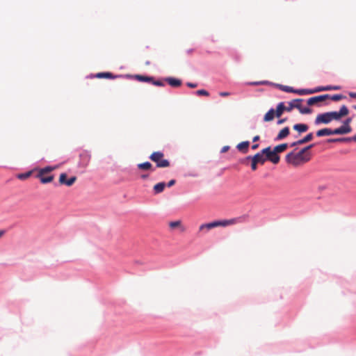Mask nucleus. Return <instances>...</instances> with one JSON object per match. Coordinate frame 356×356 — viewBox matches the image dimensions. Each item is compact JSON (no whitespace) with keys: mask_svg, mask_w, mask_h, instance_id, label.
<instances>
[{"mask_svg":"<svg viewBox=\"0 0 356 356\" xmlns=\"http://www.w3.org/2000/svg\"><path fill=\"white\" fill-rule=\"evenodd\" d=\"M312 147H314V145H310L303 148L298 153L290 152L287 154L286 156V161L294 167L305 163L311 159V155L310 153L308 152V150Z\"/></svg>","mask_w":356,"mask_h":356,"instance_id":"f257e3e1","label":"nucleus"},{"mask_svg":"<svg viewBox=\"0 0 356 356\" xmlns=\"http://www.w3.org/2000/svg\"><path fill=\"white\" fill-rule=\"evenodd\" d=\"M303 101L302 99H296L289 103L288 106H285L284 102L278 104L276 108V117L280 118L284 111L290 112L293 108H296L299 110L302 114H309L312 113V109L308 107H302L301 102Z\"/></svg>","mask_w":356,"mask_h":356,"instance_id":"f03ea898","label":"nucleus"},{"mask_svg":"<svg viewBox=\"0 0 356 356\" xmlns=\"http://www.w3.org/2000/svg\"><path fill=\"white\" fill-rule=\"evenodd\" d=\"M56 167L47 166L43 168H40L38 170V172L36 175V177L38 178L42 184H48L51 183L54 177L51 172L55 170Z\"/></svg>","mask_w":356,"mask_h":356,"instance_id":"7ed1b4c3","label":"nucleus"},{"mask_svg":"<svg viewBox=\"0 0 356 356\" xmlns=\"http://www.w3.org/2000/svg\"><path fill=\"white\" fill-rule=\"evenodd\" d=\"M164 154L161 152H153L149 159L156 163L158 168H167L170 166V162L167 159H164Z\"/></svg>","mask_w":356,"mask_h":356,"instance_id":"20e7f679","label":"nucleus"},{"mask_svg":"<svg viewBox=\"0 0 356 356\" xmlns=\"http://www.w3.org/2000/svg\"><path fill=\"white\" fill-rule=\"evenodd\" d=\"M263 153L265 155V159L270 161L274 164H277L280 161V156L275 152L274 149H271L270 147H266L262 149Z\"/></svg>","mask_w":356,"mask_h":356,"instance_id":"39448f33","label":"nucleus"},{"mask_svg":"<svg viewBox=\"0 0 356 356\" xmlns=\"http://www.w3.org/2000/svg\"><path fill=\"white\" fill-rule=\"evenodd\" d=\"M66 173H61L59 177V184L60 185H65L67 186H72L76 180V177L73 176L70 179H67Z\"/></svg>","mask_w":356,"mask_h":356,"instance_id":"423d86ee","label":"nucleus"},{"mask_svg":"<svg viewBox=\"0 0 356 356\" xmlns=\"http://www.w3.org/2000/svg\"><path fill=\"white\" fill-rule=\"evenodd\" d=\"M327 99H330V95L326 94V95L312 97L307 100V104L309 106H312V105L316 104L318 102H323Z\"/></svg>","mask_w":356,"mask_h":356,"instance_id":"0eeeda50","label":"nucleus"},{"mask_svg":"<svg viewBox=\"0 0 356 356\" xmlns=\"http://www.w3.org/2000/svg\"><path fill=\"white\" fill-rule=\"evenodd\" d=\"M332 120H331L330 114H329L328 112H327V113H321V114L318 115L316 118V120H315V123L316 124H321V123L328 124Z\"/></svg>","mask_w":356,"mask_h":356,"instance_id":"6e6552de","label":"nucleus"},{"mask_svg":"<svg viewBox=\"0 0 356 356\" xmlns=\"http://www.w3.org/2000/svg\"><path fill=\"white\" fill-rule=\"evenodd\" d=\"M251 161H253L257 164L264 165L266 162V159L263 150L252 156Z\"/></svg>","mask_w":356,"mask_h":356,"instance_id":"1a4fd4ad","label":"nucleus"},{"mask_svg":"<svg viewBox=\"0 0 356 356\" xmlns=\"http://www.w3.org/2000/svg\"><path fill=\"white\" fill-rule=\"evenodd\" d=\"M351 127L349 125L344 124L337 129H334V134H346L351 131Z\"/></svg>","mask_w":356,"mask_h":356,"instance_id":"9d476101","label":"nucleus"},{"mask_svg":"<svg viewBox=\"0 0 356 356\" xmlns=\"http://www.w3.org/2000/svg\"><path fill=\"white\" fill-rule=\"evenodd\" d=\"M250 144V143L249 141H243V142L238 143L236 145V148L239 152H241L243 154H246L248 152V148H249Z\"/></svg>","mask_w":356,"mask_h":356,"instance_id":"9b49d317","label":"nucleus"},{"mask_svg":"<svg viewBox=\"0 0 356 356\" xmlns=\"http://www.w3.org/2000/svg\"><path fill=\"white\" fill-rule=\"evenodd\" d=\"M228 225L229 224H202L201 226L200 227V231H201V232H203L204 230L208 231V230H210V229H211L216 227L220 226V225L225 227Z\"/></svg>","mask_w":356,"mask_h":356,"instance_id":"f8f14e48","label":"nucleus"},{"mask_svg":"<svg viewBox=\"0 0 356 356\" xmlns=\"http://www.w3.org/2000/svg\"><path fill=\"white\" fill-rule=\"evenodd\" d=\"M169 229L171 232H182L185 230L184 224H169Z\"/></svg>","mask_w":356,"mask_h":356,"instance_id":"ddd939ff","label":"nucleus"},{"mask_svg":"<svg viewBox=\"0 0 356 356\" xmlns=\"http://www.w3.org/2000/svg\"><path fill=\"white\" fill-rule=\"evenodd\" d=\"M275 117H276V110L275 111L273 108H271L265 114L264 121L270 122L273 120Z\"/></svg>","mask_w":356,"mask_h":356,"instance_id":"4468645a","label":"nucleus"},{"mask_svg":"<svg viewBox=\"0 0 356 356\" xmlns=\"http://www.w3.org/2000/svg\"><path fill=\"white\" fill-rule=\"evenodd\" d=\"M334 130H332L328 128H324V129H320V130L317 131V132H316V136L318 137H321V136H330V135H334Z\"/></svg>","mask_w":356,"mask_h":356,"instance_id":"2eb2a0df","label":"nucleus"},{"mask_svg":"<svg viewBox=\"0 0 356 356\" xmlns=\"http://www.w3.org/2000/svg\"><path fill=\"white\" fill-rule=\"evenodd\" d=\"M289 134V128L288 127H284L282 129L279 134H277L276 137L277 140H282L283 138L287 137Z\"/></svg>","mask_w":356,"mask_h":356,"instance_id":"dca6fc26","label":"nucleus"},{"mask_svg":"<svg viewBox=\"0 0 356 356\" xmlns=\"http://www.w3.org/2000/svg\"><path fill=\"white\" fill-rule=\"evenodd\" d=\"M137 167L138 169L143 170H154V168H153L152 165L148 161L139 163L137 165Z\"/></svg>","mask_w":356,"mask_h":356,"instance_id":"f3484780","label":"nucleus"},{"mask_svg":"<svg viewBox=\"0 0 356 356\" xmlns=\"http://www.w3.org/2000/svg\"><path fill=\"white\" fill-rule=\"evenodd\" d=\"M165 80L172 87L176 88L181 85V81L175 78L169 77L167 78Z\"/></svg>","mask_w":356,"mask_h":356,"instance_id":"a211bd4d","label":"nucleus"},{"mask_svg":"<svg viewBox=\"0 0 356 356\" xmlns=\"http://www.w3.org/2000/svg\"><path fill=\"white\" fill-rule=\"evenodd\" d=\"M246 220H248V216H240L238 218H233V219H231L229 220L214 221L213 222H229V223H232V222H238L246 221Z\"/></svg>","mask_w":356,"mask_h":356,"instance_id":"6ab92c4d","label":"nucleus"},{"mask_svg":"<svg viewBox=\"0 0 356 356\" xmlns=\"http://www.w3.org/2000/svg\"><path fill=\"white\" fill-rule=\"evenodd\" d=\"M293 128L299 133H303L308 130L309 127L305 124H296L293 125Z\"/></svg>","mask_w":356,"mask_h":356,"instance_id":"aec40b11","label":"nucleus"},{"mask_svg":"<svg viewBox=\"0 0 356 356\" xmlns=\"http://www.w3.org/2000/svg\"><path fill=\"white\" fill-rule=\"evenodd\" d=\"M95 77L99 79H115L117 76L113 75L111 72H99L95 75Z\"/></svg>","mask_w":356,"mask_h":356,"instance_id":"412c9836","label":"nucleus"},{"mask_svg":"<svg viewBox=\"0 0 356 356\" xmlns=\"http://www.w3.org/2000/svg\"><path fill=\"white\" fill-rule=\"evenodd\" d=\"M134 77L137 81L143 82H151L152 81H153V77L152 76L137 74L135 75Z\"/></svg>","mask_w":356,"mask_h":356,"instance_id":"4be33fe9","label":"nucleus"},{"mask_svg":"<svg viewBox=\"0 0 356 356\" xmlns=\"http://www.w3.org/2000/svg\"><path fill=\"white\" fill-rule=\"evenodd\" d=\"M165 187V184L164 182H159L154 185V191L155 193H160L163 191Z\"/></svg>","mask_w":356,"mask_h":356,"instance_id":"5701e85b","label":"nucleus"},{"mask_svg":"<svg viewBox=\"0 0 356 356\" xmlns=\"http://www.w3.org/2000/svg\"><path fill=\"white\" fill-rule=\"evenodd\" d=\"M288 145L286 143H283L275 146L273 149L278 154L279 153L285 151Z\"/></svg>","mask_w":356,"mask_h":356,"instance_id":"b1692460","label":"nucleus"},{"mask_svg":"<svg viewBox=\"0 0 356 356\" xmlns=\"http://www.w3.org/2000/svg\"><path fill=\"white\" fill-rule=\"evenodd\" d=\"M313 139V134L309 133L306 136H305L302 139L298 140V144H305L311 141Z\"/></svg>","mask_w":356,"mask_h":356,"instance_id":"393cba45","label":"nucleus"},{"mask_svg":"<svg viewBox=\"0 0 356 356\" xmlns=\"http://www.w3.org/2000/svg\"><path fill=\"white\" fill-rule=\"evenodd\" d=\"M338 113H339L340 117L341 118V117L347 115L349 113V111H348V108L346 107V106L343 105L340 108V110Z\"/></svg>","mask_w":356,"mask_h":356,"instance_id":"a878e982","label":"nucleus"},{"mask_svg":"<svg viewBox=\"0 0 356 356\" xmlns=\"http://www.w3.org/2000/svg\"><path fill=\"white\" fill-rule=\"evenodd\" d=\"M31 173H32L31 171H29L26 173L19 174V175H17V177L19 179L24 180V179H26L27 178H29L31 176Z\"/></svg>","mask_w":356,"mask_h":356,"instance_id":"bb28decb","label":"nucleus"},{"mask_svg":"<svg viewBox=\"0 0 356 356\" xmlns=\"http://www.w3.org/2000/svg\"><path fill=\"white\" fill-rule=\"evenodd\" d=\"M331 118V120H338L341 118L339 113L337 111L328 112Z\"/></svg>","mask_w":356,"mask_h":356,"instance_id":"cd10ccee","label":"nucleus"},{"mask_svg":"<svg viewBox=\"0 0 356 356\" xmlns=\"http://www.w3.org/2000/svg\"><path fill=\"white\" fill-rule=\"evenodd\" d=\"M296 93L303 95H307V94H312V90L309 89H301V90H296Z\"/></svg>","mask_w":356,"mask_h":356,"instance_id":"c85d7f7f","label":"nucleus"},{"mask_svg":"<svg viewBox=\"0 0 356 356\" xmlns=\"http://www.w3.org/2000/svg\"><path fill=\"white\" fill-rule=\"evenodd\" d=\"M330 98L333 101H339L344 98V97L342 95H334L332 96L330 95Z\"/></svg>","mask_w":356,"mask_h":356,"instance_id":"c756f323","label":"nucleus"},{"mask_svg":"<svg viewBox=\"0 0 356 356\" xmlns=\"http://www.w3.org/2000/svg\"><path fill=\"white\" fill-rule=\"evenodd\" d=\"M196 94L200 96H202H202H209V93L204 89L197 90Z\"/></svg>","mask_w":356,"mask_h":356,"instance_id":"7c9ffc66","label":"nucleus"},{"mask_svg":"<svg viewBox=\"0 0 356 356\" xmlns=\"http://www.w3.org/2000/svg\"><path fill=\"white\" fill-rule=\"evenodd\" d=\"M282 90L285 92H295L296 93V90H294L293 88L290 87V86H282Z\"/></svg>","mask_w":356,"mask_h":356,"instance_id":"2f4dec72","label":"nucleus"},{"mask_svg":"<svg viewBox=\"0 0 356 356\" xmlns=\"http://www.w3.org/2000/svg\"><path fill=\"white\" fill-rule=\"evenodd\" d=\"M252 156H248L241 161V163L245 165H248V162L251 161Z\"/></svg>","mask_w":356,"mask_h":356,"instance_id":"473e14b6","label":"nucleus"},{"mask_svg":"<svg viewBox=\"0 0 356 356\" xmlns=\"http://www.w3.org/2000/svg\"><path fill=\"white\" fill-rule=\"evenodd\" d=\"M151 83L156 86H164V83L161 81H154L153 79V81H152Z\"/></svg>","mask_w":356,"mask_h":356,"instance_id":"72a5a7b5","label":"nucleus"},{"mask_svg":"<svg viewBox=\"0 0 356 356\" xmlns=\"http://www.w3.org/2000/svg\"><path fill=\"white\" fill-rule=\"evenodd\" d=\"M321 91H324V87H318L314 90H312V94L315 92H318Z\"/></svg>","mask_w":356,"mask_h":356,"instance_id":"f704fd0d","label":"nucleus"},{"mask_svg":"<svg viewBox=\"0 0 356 356\" xmlns=\"http://www.w3.org/2000/svg\"><path fill=\"white\" fill-rule=\"evenodd\" d=\"M257 165L253 161H251V169L252 171H255L257 169Z\"/></svg>","mask_w":356,"mask_h":356,"instance_id":"c9c22d12","label":"nucleus"},{"mask_svg":"<svg viewBox=\"0 0 356 356\" xmlns=\"http://www.w3.org/2000/svg\"><path fill=\"white\" fill-rule=\"evenodd\" d=\"M186 85L189 87V88H195L197 86V83H187Z\"/></svg>","mask_w":356,"mask_h":356,"instance_id":"e433bc0d","label":"nucleus"},{"mask_svg":"<svg viewBox=\"0 0 356 356\" xmlns=\"http://www.w3.org/2000/svg\"><path fill=\"white\" fill-rule=\"evenodd\" d=\"M219 95H220V96H221V97H227V96H229V95H230V93H229V92H220L219 93Z\"/></svg>","mask_w":356,"mask_h":356,"instance_id":"4c0bfd02","label":"nucleus"},{"mask_svg":"<svg viewBox=\"0 0 356 356\" xmlns=\"http://www.w3.org/2000/svg\"><path fill=\"white\" fill-rule=\"evenodd\" d=\"M175 184V179H172V180H170V181L168 183V187H170V186H173Z\"/></svg>","mask_w":356,"mask_h":356,"instance_id":"58836bf2","label":"nucleus"},{"mask_svg":"<svg viewBox=\"0 0 356 356\" xmlns=\"http://www.w3.org/2000/svg\"><path fill=\"white\" fill-rule=\"evenodd\" d=\"M229 149V146H224L221 149V152H222V153L226 152L227 151H228Z\"/></svg>","mask_w":356,"mask_h":356,"instance_id":"ea45409f","label":"nucleus"},{"mask_svg":"<svg viewBox=\"0 0 356 356\" xmlns=\"http://www.w3.org/2000/svg\"><path fill=\"white\" fill-rule=\"evenodd\" d=\"M286 121V118L280 119L277 121L278 124H282Z\"/></svg>","mask_w":356,"mask_h":356,"instance_id":"a19ab883","label":"nucleus"},{"mask_svg":"<svg viewBox=\"0 0 356 356\" xmlns=\"http://www.w3.org/2000/svg\"><path fill=\"white\" fill-rule=\"evenodd\" d=\"M332 90V86H327L324 87V91Z\"/></svg>","mask_w":356,"mask_h":356,"instance_id":"79ce46f5","label":"nucleus"},{"mask_svg":"<svg viewBox=\"0 0 356 356\" xmlns=\"http://www.w3.org/2000/svg\"><path fill=\"white\" fill-rule=\"evenodd\" d=\"M349 96L353 98H356V92H351L349 93Z\"/></svg>","mask_w":356,"mask_h":356,"instance_id":"37998d69","label":"nucleus"},{"mask_svg":"<svg viewBox=\"0 0 356 356\" xmlns=\"http://www.w3.org/2000/svg\"><path fill=\"white\" fill-rule=\"evenodd\" d=\"M259 138H260L259 136H255L253 138L252 141H253V142H257V141H258V140H259Z\"/></svg>","mask_w":356,"mask_h":356,"instance_id":"c03bdc74","label":"nucleus"},{"mask_svg":"<svg viewBox=\"0 0 356 356\" xmlns=\"http://www.w3.org/2000/svg\"><path fill=\"white\" fill-rule=\"evenodd\" d=\"M332 90H339L341 88H340V86H332Z\"/></svg>","mask_w":356,"mask_h":356,"instance_id":"a18cd8bd","label":"nucleus"},{"mask_svg":"<svg viewBox=\"0 0 356 356\" xmlns=\"http://www.w3.org/2000/svg\"><path fill=\"white\" fill-rule=\"evenodd\" d=\"M351 122V119L348 118L344 122V124L349 125L350 122Z\"/></svg>","mask_w":356,"mask_h":356,"instance_id":"49530a36","label":"nucleus"},{"mask_svg":"<svg viewBox=\"0 0 356 356\" xmlns=\"http://www.w3.org/2000/svg\"><path fill=\"white\" fill-rule=\"evenodd\" d=\"M343 139H330L329 140L330 142H336V141H342Z\"/></svg>","mask_w":356,"mask_h":356,"instance_id":"de8ad7c7","label":"nucleus"},{"mask_svg":"<svg viewBox=\"0 0 356 356\" xmlns=\"http://www.w3.org/2000/svg\"><path fill=\"white\" fill-rule=\"evenodd\" d=\"M6 233L5 229H0V238Z\"/></svg>","mask_w":356,"mask_h":356,"instance_id":"09e8293b","label":"nucleus"},{"mask_svg":"<svg viewBox=\"0 0 356 356\" xmlns=\"http://www.w3.org/2000/svg\"><path fill=\"white\" fill-rule=\"evenodd\" d=\"M259 147V145L258 144H254L252 146V149H257V148Z\"/></svg>","mask_w":356,"mask_h":356,"instance_id":"8fccbe9b","label":"nucleus"},{"mask_svg":"<svg viewBox=\"0 0 356 356\" xmlns=\"http://www.w3.org/2000/svg\"><path fill=\"white\" fill-rule=\"evenodd\" d=\"M187 54H191L193 52V49H189L186 51Z\"/></svg>","mask_w":356,"mask_h":356,"instance_id":"3c124183","label":"nucleus"},{"mask_svg":"<svg viewBox=\"0 0 356 356\" xmlns=\"http://www.w3.org/2000/svg\"><path fill=\"white\" fill-rule=\"evenodd\" d=\"M298 143V141L293 143L291 144V147H294V146H296V145H299V144H298V143Z\"/></svg>","mask_w":356,"mask_h":356,"instance_id":"603ef678","label":"nucleus"},{"mask_svg":"<svg viewBox=\"0 0 356 356\" xmlns=\"http://www.w3.org/2000/svg\"><path fill=\"white\" fill-rule=\"evenodd\" d=\"M147 177H148V175H141V178H143V179H147Z\"/></svg>","mask_w":356,"mask_h":356,"instance_id":"864d4df0","label":"nucleus"},{"mask_svg":"<svg viewBox=\"0 0 356 356\" xmlns=\"http://www.w3.org/2000/svg\"><path fill=\"white\" fill-rule=\"evenodd\" d=\"M174 222L178 223L180 222L179 221H175Z\"/></svg>","mask_w":356,"mask_h":356,"instance_id":"5fc2aeb1","label":"nucleus"},{"mask_svg":"<svg viewBox=\"0 0 356 356\" xmlns=\"http://www.w3.org/2000/svg\"><path fill=\"white\" fill-rule=\"evenodd\" d=\"M354 139L356 140V136H355V137H354Z\"/></svg>","mask_w":356,"mask_h":356,"instance_id":"6e6d98bb","label":"nucleus"}]
</instances>
